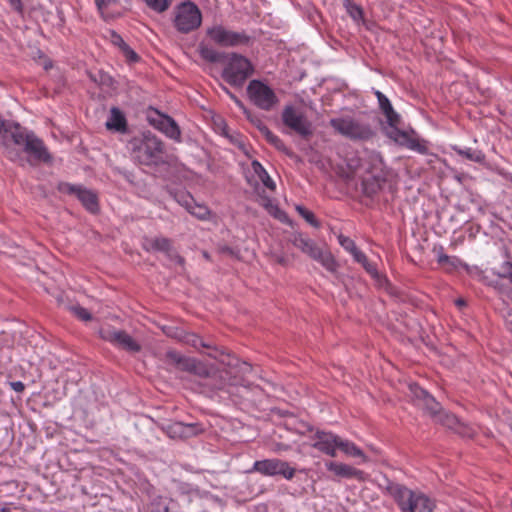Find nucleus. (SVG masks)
I'll use <instances>...</instances> for the list:
<instances>
[{
	"label": "nucleus",
	"instance_id": "0eeeda50",
	"mask_svg": "<svg viewBox=\"0 0 512 512\" xmlns=\"http://www.w3.org/2000/svg\"><path fill=\"white\" fill-rule=\"evenodd\" d=\"M329 125L336 132L351 140L366 141L374 135L369 124L360 122L350 116L332 118Z\"/></svg>",
	"mask_w": 512,
	"mask_h": 512
},
{
	"label": "nucleus",
	"instance_id": "9d476101",
	"mask_svg": "<svg viewBox=\"0 0 512 512\" xmlns=\"http://www.w3.org/2000/svg\"><path fill=\"white\" fill-rule=\"evenodd\" d=\"M247 95L256 107L264 111H271L279 102L275 91L261 80L249 82Z\"/></svg>",
	"mask_w": 512,
	"mask_h": 512
},
{
	"label": "nucleus",
	"instance_id": "58836bf2",
	"mask_svg": "<svg viewBox=\"0 0 512 512\" xmlns=\"http://www.w3.org/2000/svg\"><path fill=\"white\" fill-rule=\"evenodd\" d=\"M184 342L196 349L203 348H211V346L205 343L198 335L193 333H188L183 338Z\"/></svg>",
	"mask_w": 512,
	"mask_h": 512
},
{
	"label": "nucleus",
	"instance_id": "39448f33",
	"mask_svg": "<svg viewBox=\"0 0 512 512\" xmlns=\"http://www.w3.org/2000/svg\"><path fill=\"white\" fill-rule=\"evenodd\" d=\"M391 493L402 512H432L435 504L425 494L402 485H395Z\"/></svg>",
	"mask_w": 512,
	"mask_h": 512
},
{
	"label": "nucleus",
	"instance_id": "ddd939ff",
	"mask_svg": "<svg viewBox=\"0 0 512 512\" xmlns=\"http://www.w3.org/2000/svg\"><path fill=\"white\" fill-rule=\"evenodd\" d=\"M249 472H258L264 476L281 475L287 480L295 476V468L291 467L287 461L271 458L255 461Z\"/></svg>",
	"mask_w": 512,
	"mask_h": 512
},
{
	"label": "nucleus",
	"instance_id": "ea45409f",
	"mask_svg": "<svg viewBox=\"0 0 512 512\" xmlns=\"http://www.w3.org/2000/svg\"><path fill=\"white\" fill-rule=\"evenodd\" d=\"M501 280L500 278L497 277V279H492L490 278L489 276L487 275H482L481 276V281L489 286V287H492L494 288L495 290H497L498 292L500 293H505L506 292V287L501 283Z\"/></svg>",
	"mask_w": 512,
	"mask_h": 512
},
{
	"label": "nucleus",
	"instance_id": "a18cd8bd",
	"mask_svg": "<svg viewBox=\"0 0 512 512\" xmlns=\"http://www.w3.org/2000/svg\"><path fill=\"white\" fill-rule=\"evenodd\" d=\"M79 188H80V185H73V184L66 183V182L59 183L58 187H57L59 192L64 193V194H69V195H75V196H76Z\"/></svg>",
	"mask_w": 512,
	"mask_h": 512
},
{
	"label": "nucleus",
	"instance_id": "f257e3e1",
	"mask_svg": "<svg viewBox=\"0 0 512 512\" xmlns=\"http://www.w3.org/2000/svg\"><path fill=\"white\" fill-rule=\"evenodd\" d=\"M9 140L15 145L20 146L22 151L27 155L26 159H24L19 152L11 149L8 150L10 160L19 162L26 161L31 166L52 162V156L43 140L37 137L34 132L27 130L20 124L16 127V130H14Z\"/></svg>",
	"mask_w": 512,
	"mask_h": 512
},
{
	"label": "nucleus",
	"instance_id": "dca6fc26",
	"mask_svg": "<svg viewBox=\"0 0 512 512\" xmlns=\"http://www.w3.org/2000/svg\"><path fill=\"white\" fill-rule=\"evenodd\" d=\"M143 248L146 251H159L167 254L169 257L174 258L177 263L182 265L184 263V259L173 252L172 242L169 238L166 237H154V238H146Z\"/></svg>",
	"mask_w": 512,
	"mask_h": 512
},
{
	"label": "nucleus",
	"instance_id": "c85d7f7f",
	"mask_svg": "<svg viewBox=\"0 0 512 512\" xmlns=\"http://www.w3.org/2000/svg\"><path fill=\"white\" fill-rule=\"evenodd\" d=\"M453 150L460 156L476 162L483 163L485 161V154L481 150L472 149V148H460L457 146L453 147Z\"/></svg>",
	"mask_w": 512,
	"mask_h": 512
},
{
	"label": "nucleus",
	"instance_id": "6ab92c4d",
	"mask_svg": "<svg viewBox=\"0 0 512 512\" xmlns=\"http://www.w3.org/2000/svg\"><path fill=\"white\" fill-rule=\"evenodd\" d=\"M178 202L186 208V210L196 218L200 220H206L210 216V210L208 207L202 204H198L190 195H182L178 199Z\"/></svg>",
	"mask_w": 512,
	"mask_h": 512
},
{
	"label": "nucleus",
	"instance_id": "7ed1b4c3",
	"mask_svg": "<svg viewBox=\"0 0 512 512\" xmlns=\"http://www.w3.org/2000/svg\"><path fill=\"white\" fill-rule=\"evenodd\" d=\"M132 159L141 165L158 166L164 161V144L154 135L147 134L130 142Z\"/></svg>",
	"mask_w": 512,
	"mask_h": 512
},
{
	"label": "nucleus",
	"instance_id": "f3484780",
	"mask_svg": "<svg viewBox=\"0 0 512 512\" xmlns=\"http://www.w3.org/2000/svg\"><path fill=\"white\" fill-rule=\"evenodd\" d=\"M325 467L338 478L357 480H362L364 478L363 471L342 462L326 461Z\"/></svg>",
	"mask_w": 512,
	"mask_h": 512
},
{
	"label": "nucleus",
	"instance_id": "f704fd0d",
	"mask_svg": "<svg viewBox=\"0 0 512 512\" xmlns=\"http://www.w3.org/2000/svg\"><path fill=\"white\" fill-rule=\"evenodd\" d=\"M391 131L387 133L389 138L393 139L395 142L402 146H406V142L410 139L411 135L407 132L400 130L399 126L390 127Z\"/></svg>",
	"mask_w": 512,
	"mask_h": 512
},
{
	"label": "nucleus",
	"instance_id": "864d4df0",
	"mask_svg": "<svg viewBox=\"0 0 512 512\" xmlns=\"http://www.w3.org/2000/svg\"><path fill=\"white\" fill-rule=\"evenodd\" d=\"M455 305L459 308L466 306V301L463 298H458L455 300Z\"/></svg>",
	"mask_w": 512,
	"mask_h": 512
},
{
	"label": "nucleus",
	"instance_id": "2f4dec72",
	"mask_svg": "<svg viewBox=\"0 0 512 512\" xmlns=\"http://www.w3.org/2000/svg\"><path fill=\"white\" fill-rule=\"evenodd\" d=\"M437 262L446 269H457L462 265V261L456 256H449L442 250L437 255Z\"/></svg>",
	"mask_w": 512,
	"mask_h": 512
},
{
	"label": "nucleus",
	"instance_id": "a19ab883",
	"mask_svg": "<svg viewBox=\"0 0 512 512\" xmlns=\"http://www.w3.org/2000/svg\"><path fill=\"white\" fill-rule=\"evenodd\" d=\"M146 4L152 10L162 13L166 11L170 6V0H145Z\"/></svg>",
	"mask_w": 512,
	"mask_h": 512
},
{
	"label": "nucleus",
	"instance_id": "de8ad7c7",
	"mask_svg": "<svg viewBox=\"0 0 512 512\" xmlns=\"http://www.w3.org/2000/svg\"><path fill=\"white\" fill-rule=\"evenodd\" d=\"M351 255L353 256L354 260L357 263H359V264H362L363 262H366L367 256L361 250H359L358 248H356L351 253Z\"/></svg>",
	"mask_w": 512,
	"mask_h": 512
},
{
	"label": "nucleus",
	"instance_id": "473e14b6",
	"mask_svg": "<svg viewBox=\"0 0 512 512\" xmlns=\"http://www.w3.org/2000/svg\"><path fill=\"white\" fill-rule=\"evenodd\" d=\"M344 6L348 15L355 21L360 22L363 20V9L352 0H345Z\"/></svg>",
	"mask_w": 512,
	"mask_h": 512
},
{
	"label": "nucleus",
	"instance_id": "4c0bfd02",
	"mask_svg": "<svg viewBox=\"0 0 512 512\" xmlns=\"http://www.w3.org/2000/svg\"><path fill=\"white\" fill-rule=\"evenodd\" d=\"M168 115L162 114L157 110H153L148 115V121L149 123L156 129L160 130L164 124V122L167 120Z\"/></svg>",
	"mask_w": 512,
	"mask_h": 512
},
{
	"label": "nucleus",
	"instance_id": "9b49d317",
	"mask_svg": "<svg viewBox=\"0 0 512 512\" xmlns=\"http://www.w3.org/2000/svg\"><path fill=\"white\" fill-rule=\"evenodd\" d=\"M101 339L111 343L118 349L128 353H138L141 351V345L130 334L124 330L116 329L110 325L99 329Z\"/></svg>",
	"mask_w": 512,
	"mask_h": 512
},
{
	"label": "nucleus",
	"instance_id": "20e7f679",
	"mask_svg": "<svg viewBox=\"0 0 512 512\" xmlns=\"http://www.w3.org/2000/svg\"><path fill=\"white\" fill-rule=\"evenodd\" d=\"M288 242L299 249L303 254L320 263L328 271L335 272L337 270L338 264L333 255L329 251L319 247L315 241L307 235L294 232L289 236Z\"/></svg>",
	"mask_w": 512,
	"mask_h": 512
},
{
	"label": "nucleus",
	"instance_id": "b1692460",
	"mask_svg": "<svg viewBox=\"0 0 512 512\" xmlns=\"http://www.w3.org/2000/svg\"><path fill=\"white\" fill-rule=\"evenodd\" d=\"M110 42L120 49V51L126 57L127 60L131 62L138 61L139 56L136 54V52H134V50L131 49V47L115 31L110 32Z\"/></svg>",
	"mask_w": 512,
	"mask_h": 512
},
{
	"label": "nucleus",
	"instance_id": "6e6d98bb",
	"mask_svg": "<svg viewBox=\"0 0 512 512\" xmlns=\"http://www.w3.org/2000/svg\"><path fill=\"white\" fill-rule=\"evenodd\" d=\"M187 494H188L189 498H192L193 496H197L198 495V491L190 489V490L187 491Z\"/></svg>",
	"mask_w": 512,
	"mask_h": 512
},
{
	"label": "nucleus",
	"instance_id": "bb28decb",
	"mask_svg": "<svg viewBox=\"0 0 512 512\" xmlns=\"http://www.w3.org/2000/svg\"><path fill=\"white\" fill-rule=\"evenodd\" d=\"M492 274L507 280L512 285V260L508 252H506V260L498 268H493Z\"/></svg>",
	"mask_w": 512,
	"mask_h": 512
},
{
	"label": "nucleus",
	"instance_id": "f03ea898",
	"mask_svg": "<svg viewBox=\"0 0 512 512\" xmlns=\"http://www.w3.org/2000/svg\"><path fill=\"white\" fill-rule=\"evenodd\" d=\"M348 167L357 173L363 169L366 176L362 179L363 193L368 197L375 196L386 182L383 160L377 153H371L364 159H350Z\"/></svg>",
	"mask_w": 512,
	"mask_h": 512
},
{
	"label": "nucleus",
	"instance_id": "e433bc0d",
	"mask_svg": "<svg viewBox=\"0 0 512 512\" xmlns=\"http://www.w3.org/2000/svg\"><path fill=\"white\" fill-rule=\"evenodd\" d=\"M405 147L412 151H416L420 154L428 153V147L426 145V142L413 136H411L410 139L406 142Z\"/></svg>",
	"mask_w": 512,
	"mask_h": 512
},
{
	"label": "nucleus",
	"instance_id": "603ef678",
	"mask_svg": "<svg viewBox=\"0 0 512 512\" xmlns=\"http://www.w3.org/2000/svg\"><path fill=\"white\" fill-rule=\"evenodd\" d=\"M241 370L244 373L250 372L252 370V366L249 363L244 362L241 366Z\"/></svg>",
	"mask_w": 512,
	"mask_h": 512
},
{
	"label": "nucleus",
	"instance_id": "3c124183",
	"mask_svg": "<svg viewBox=\"0 0 512 512\" xmlns=\"http://www.w3.org/2000/svg\"><path fill=\"white\" fill-rule=\"evenodd\" d=\"M11 6L14 10L21 12L22 11V2L21 0H9Z\"/></svg>",
	"mask_w": 512,
	"mask_h": 512
},
{
	"label": "nucleus",
	"instance_id": "49530a36",
	"mask_svg": "<svg viewBox=\"0 0 512 512\" xmlns=\"http://www.w3.org/2000/svg\"><path fill=\"white\" fill-rule=\"evenodd\" d=\"M363 268L366 270L367 273H369L372 277L376 278L378 277V271L376 269V266L368 261V258L366 259V262H363L361 264Z\"/></svg>",
	"mask_w": 512,
	"mask_h": 512
},
{
	"label": "nucleus",
	"instance_id": "4468645a",
	"mask_svg": "<svg viewBox=\"0 0 512 512\" xmlns=\"http://www.w3.org/2000/svg\"><path fill=\"white\" fill-rule=\"evenodd\" d=\"M311 435L309 436V445L319 452L335 457L337 455V447L340 436L331 432L321 429L309 428Z\"/></svg>",
	"mask_w": 512,
	"mask_h": 512
},
{
	"label": "nucleus",
	"instance_id": "412c9836",
	"mask_svg": "<svg viewBox=\"0 0 512 512\" xmlns=\"http://www.w3.org/2000/svg\"><path fill=\"white\" fill-rule=\"evenodd\" d=\"M198 428L195 424H184L182 422H175L167 426V434L172 438L189 437L196 435Z\"/></svg>",
	"mask_w": 512,
	"mask_h": 512
},
{
	"label": "nucleus",
	"instance_id": "c756f323",
	"mask_svg": "<svg viewBox=\"0 0 512 512\" xmlns=\"http://www.w3.org/2000/svg\"><path fill=\"white\" fill-rule=\"evenodd\" d=\"M435 422L440 423L450 429L457 430L458 426L460 425L459 420L454 414L448 413L444 411L443 409L439 412V414L433 419Z\"/></svg>",
	"mask_w": 512,
	"mask_h": 512
},
{
	"label": "nucleus",
	"instance_id": "8fccbe9b",
	"mask_svg": "<svg viewBox=\"0 0 512 512\" xmlns=\"http://www.w3.org/2000/svg\"><path fill=\"white\" fill-rule=\"evenodd\" d=\"M114 0H95L97 8L103 12Z\"/></svg>",
	"mask_w": 512,
	"mask_h": 512
},
{
	"label": "nucleus",
	"instance_id": "72a5a7b5",
	"mask_svg": "<svg viewBox=\"0 0 512 512\" xmlns=\"http://www.w3.org/2000/svg\"><path fill=\"white\" fill-rule=\"evenodd\" d=\"M200 55L203 59L211 63L220 62L224 56L223 53H220L214 48L208 46H202L200 48Z\"/></svg>",
	"mask_w": 512,
	"mask_h": 512
},
{
	"label": "nucleus",
	"instance_id": "a878e982",
	"mask_svg": "<svg viewBox=\"0 0 512 512\" xmlns=\"http://www.w3.org/2000/svg\"><path fill=\"white\" fill-rule=\"evenodd\" d=\"M251 167H252L254 174L257 175L259 180L263 183V185L266 188H268L270 190L275 189L276 185H275L274 181L271 179L268 172L265 170V168L262 166V164L259 161L253 160L251 163Z\"/></svg>",
	"mask_w": 512,
	"mask_h": 512
},
{
	"label": "nucleus",
	"instance_id": "6e6552de",
	"mask_svg": "<svg viewBox=\"0 0 512 512\" xmlns=\"http://www.w3.org/2000/svg\"><path fill=\"white\" fill-rule=\"evenodd\" d=\"M281 119L286 128L304 139L313 135V124L305 113L294 105L284 106Z\"/></svg>",
	"mask_w": 512,
	"mask_h": 512
},
{
	"label": "nucleus",
	"instance_id": "2eb2a0df",
	"mask_svg": "<svg viewBox=\"0 0 512 512\" xmlns=\"http://www.w3.org/2000/svg\"><path fill=\"white\" fill-rule=\"evenodd\" d=\"M166 359L177 369L210 379V372L205 365L194 358L186 357L175 350L167 351Z\"/></svg>",
	"mask_w": 512,
	"mask_h": 512
},
{
	"label": "nucleus",
	"instance_id": "5701e85b",
	"mask_svg": "<svg viewBox=\"0 0 512 512\" xmlns=\"http://www.w3.org/2000/svg\"><path fill=\"white\" fill-rule=\"evenodd\" d=\"M416 396L422 401L423 409L434 419L442 410L440 403H438L433 396L428 394L425 390L419 389Z\"/></svg>",
	"mask_w": 512,
	"mask_h": 512
},
{
	"label": "nucleus",
	"instance_id": "aec40b11",
	"mask_svg": "<svg viewBox=\"0 0 512 512\" xmlns=\"http://www.w3.org/2000/svg\"><path fill=\"white\" fill-rule=\"evenodd\" d=\"M108 130H114L117 132L124 133L127 130V120L122 111L117 107H112L110 110V116L106 122Z\"/></svg>",
	"mask_w": 512,
	"mask_h": 512
},
{
	"label": "nucleus",
	"instance_id": "cd10ccee",
	"mask_svg": "<svg viewBox=\"0 0 512 512\" xmlns=\"http://www.w3.org/2000/svg\"><path fill=\"white\" fill-rule=\"evenodd\" d=\"M164 133L170 139H173L177 142L181 141V131L178 124L175 122L173 118L168 116L167 120L164 122L162 128L159 130Z\"/></svg>",
	"mask_w": 512,
	"mask_h": 512
},
{
	"label": "nucleus",
	"instance_id": "c03bdc74",
	"mask_svg": "<svg viewBox=\"0 0 512 512\" xmlns=\"http://www.w3.org/2000/svg\"><path fill=\"white\" fill-rule=\"evenodd\" d=\"M71 311L78 319L82 321H89L92 318L91 313L82 306H72Z\"/></svg>",
	"mask_w": 512,
	"mask_h": 512
},
{
	"label": "nucleus",
	"instance_id": "c9c22d12",
	"mask_svg": "<svg viewBox=\"0 0 512 512\" xmlns=\"http://www.w3.org/2000/svg\"><path fill=\"white\" fill-rule=\"evenodd\" d=\"M244 114L249 122L255 126L262 135L265 133V130L269 129L259 115L251 112L249 109H244Z\"/></svg>",
	"mask_w": 512,
	"mask_h": 512
},
{
	"label": "nucleus",
	"instance_id": "1a4fd4ad",
	"mask_svg": "<svg viewBox=\"0 0 512 512\" xmlns=\"http://www.w3.org/2000/svg\"><path fill=\"white\" fill-rule=\"evenodd\" d=\"M202 22L200 9L191 1H185L176 7L174 26L181 33L197 29Z\"/></svg>",
	"mask_w": 512,
	"mask_h": 512
},
{
	"label": "nucleus",
	"instance_id": "09e8293b",
	"mask_svg": "<svg viewBox=\"0 0 512 512\" xmlns=\"http://www.w3.org/2000/svg\"><path fill=\"white\" fill-rule=\"evenodd\" d=\"M10 387L15 391V392H18V393H21L24 391L25 389V385L23 382L21 381H14V382H10Z\"/></svg>",
	"mask_w": 512,
	"mask_h": 512
},
{
	"label": "nucleus",
	"instance_id": "79ce46f5",
	"mask_svg": "<svg viewBox=\"0 0 512 512\" xmlns=\"http://www.w3.org/2000/svg\"><path fill=\"white\" fill-rule=\"evenodd\" d=\"M296 210L310 225L313 227H319V222L311 211L301 205H297Z\"/></svg>",
	"mask_w": 512,
	"mask_h": 512
},
{
	"label": "nucleus",
	"instance_id": "423d86ee",
	"mask_svg": "<svg viewBox=\"0 0 512 512\" xmlns=\"http://www.w3.org/2000/svg\"><path fill=\"white\" fill-rule=\"evenodd\" d=\"M253 73L254 67L248 58L231 53L223 69L222 78L231 86L241 87Z\"/></svg>",
	"mask_w": 512,
	"mask_h": 512
},
{
	"label": "nucleus",
	"instance_id": "4be33fe9",
	"mask_svg": "<svg viewBox=\"0 0 512 512\" xmlns=\"http://www.w3.org/2000/svg\"><path fill=\"white\" fill-rule=\"evenodd\" d=\"M76 197L82 205L91 213H96L99 210L98 198L95 192L80 186Z\"/></svg>",
	"mask_w": 512,
	"mask_h": 512
},
{
	"label": "nucleus",
	"instance_id": "7c9ffc66",
	"mask_svg": "<svg viewBox=\"0 0 512 512\" xmlns=\"http://www.w3.org/2000/svg\"><path fill=\"white\" fill-rule=\"evenodd\" d=\"M263 136L265 137L267 142H269L271 145H273L277 150L284 152L286 155H289V156L292 155L291 150L270 129L265 130V133L263 134Z\"/></svg>",
	"mask_w": 512,
	"mask_h": 512
},
{
	"label": "nucleus",
	"instance_id": "f8f14e48",
	"mask_svg": "<svg viewBox=\"0 0 512 512\" xmlns=\"http://www.w3.org/2000/svg\"><path fill=\"white\" fill-rule=\"evenodd\" d=\"M207 36L221 47H237L247 45L250 37L244 32L232 31L223 25H213L206 31Z\"/></svg>",
	"mask_w": 512,
	"mask_h": 512
},
{
	"label": "nucleus",
	"instance_id": "4d7b16f0",
	"mask_svg": "<svg viewBox=\"0 0 512 512\" xmlns=\"http://www.w3.org/2000/svg\"><path fill=\"white\" fill-rule=\"evenodd\" d=\"M0 512H11L9 508L3 507L1 508Z\"/></svg>",
	"mask_w": 512,
	"mask_h": 512
},
{
	"label": "nucleus",
	"instance_id": "393cba45",
	"mask_svg": "<svg viewBox=\"0 0 512 512\" xmlns=\"http://www.w3.org/2000/svg\"><path fill=\"white\" fill-rule=\"evenodd\" d=\"M337 449H340L344 454L348 456L362 458L363 462L367 461V457L364 452L349 440L342 439L340 437Z\"/></svg>",
	"mask_w": 512,
	"mask_h": 512
},
{
	"label": "nucleus",
	"instance_id": "a211bd4d",
	"mask_svg": "<svg viewBox=\"0 0 512 512\" xmlns=\"http://www.w3.org/2000/svg\"><path fill=\"white\" fill-rule=\"evenodd\" d=\"M374 94L378 100L379 109L381 110L382 114L385 116L388 126L389 127L400 126L401 117L394 110L390 100L379 90H375Z\"/></svg>",
	"mask_w": 512,
	"mask_h": 512
},
{
	"label": "nucleus",
	"instance_id": "37998d69",
	"mask_svg": "<svg viewBox=\"0 0 512 512\" xmlns=\"http://www.w3.org/2000/svg\"><path fill=\"white\" fill-rule=\"evenodd\" d=\"M338 242L341 245L343 249H345L350 254L357 248L354 240L351 238L344 236L343 234H340L338 236Z\"/></svg>",
	"mask_w": 512,
	"mask_h": 512
},
{
	"label": "nucleus",
	"instance_id": "5fc2aeb1",
	"mask_svg": "<svg viewBox=\"0 0 512 512\" xmlns=\"http://www.w3.org/2000/svg\"><path fill=\"white\" fill-rule=\"evenodd\" d=\"M235 103L237 104L238 107H240L242 109V111L244 112V109H247L244 104L242 103V101H240L238 98L236 97H233Z\"/></svg>",
	"mask_w": 512,
	"mask_h": 512
}]
</instances>
